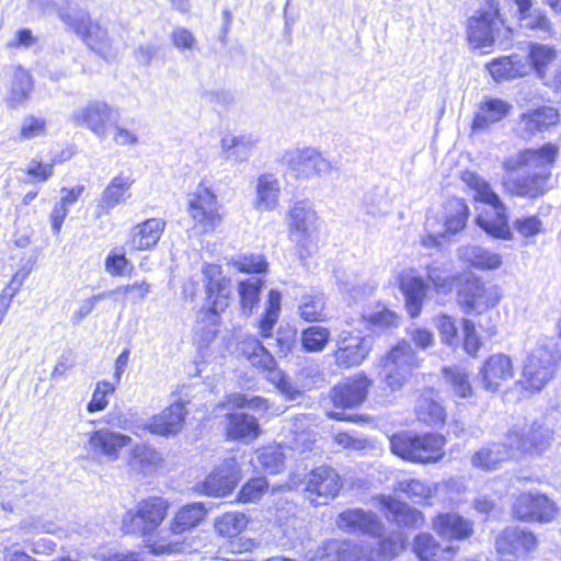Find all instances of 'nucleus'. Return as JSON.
<instances>
[{
	"label": "nucleus",
	"mask_w": 561,
	"mask_h": 561,
	"mask_svg": "<svg viewBox=\"0 0 561 561\" xmlns=\"http://www.w3.org/2000/svg\"><path fill=\"white\" fill-rule=\"evenodd\" d=\"M559 148L546 144L540 149H527L508 157L504 161L507 172L523 171V175L510 180L508 190L520 197L536 198L546 192L551 168L558 156Z\"/></svg>",
	"instance_id": "1"
},
{
	"label": "nucleus",
	"mask_w": 561,
	"mask_h": 561,
	"mask_svg": "<svg viewBox=\"0 0 561 561\" xmlns=\"http://www.w3.org/2000/svg\"><path fill=\"white\" fill-rule=\"evenodd\" d=\"M461 180L474 191L477 201L490 205L494 210V217L479 215L476 219L477 225L493 238L512 240L513 232L507 222L506 207L491 185L472 171H465Z\"/></svg>",
	"instance_id": "2"
},
{
	"label": "nucleus",
	"mask_w": 561,
	"mask_h": 561,
	"mask_svg": "<svg viewBox=\"0 0 561 561\" xmlns=\"http://www.w3.org/2000/svg\"><path fill=\"white\" fill-rule=\"evenodd\" d=\"M446 438L442 434L402 432L390 438L391 451L414 463H436L445 457Z\"/></svg>",
	"instance_id": "3"
},
{
	"label": "nucleus",
	"mask_w": 561,
	"mask_h": 561,
	"mask_svg": "<svg viewBox=\"0 0 561 561\" xmlns=\"http://www.w3.org/2000/svg\"><path fill=\"white\" fill-rule=\"evenodd\" d=\"M288 233L295 243L301 260L310 256L318 249L319 217L308 201H298L287 216Z\"/></svg>",
	"instance_id": "4"
},
{
	"label": "nucleus",
	"mask_w": 561,
	"mask_h": 561,
	"mask_svg": "<svg viewBox=\"0 0 561 561\" xmlns=\"http://www.w3.org/2000/svg\"><path fill=\"white\" fill-rule=\"evenodd\" d=\"M170 503L161 496H149L128 510L122 518V530L145 539L161 526L167 517Z\"/></svg>",
	"instance_id": "5"
},
{
	"label": "nucleus",
	"mask_w": 561,
	"mask_h": 561,
	"mask_svg": "<svg viewBox=\"0 0 561 561\" xmlns=\"http://www.w3.org/2000/svg\"><path fill=\"white\" fill-rule=\"evenodd\" d=\"M421 365V359L407 341L399 342L380 360L379 376L386 386L400 390Z\"/></svg>",
	"instance_id": "6"
},
{
	"label": "nucleus",
	"mask_w": 561,
	"mask_h": 561,
	"mask_svg": "<svg viewBox=\"0 0 561 561\" xmlns=\"http://www.w3.org/2000/svg\"><path fill=\"white\" fill-rule=\"evenodd\" d=\"M486 5L488 10L478 12L469 20V41L478 48H486L495 43L503 45L512 33L500 18L496 0H486Z\"/></svg>",
	"instance_id": "7"
},
{
	"label": "nucleus",
	"mask_w": 561,
	"mask_h": 561,
	"mask_svg": "<svg viewBox=\"0 0 561 561\" xmlns=\"http://www.w3.org/2000/svg\"><path fill=\"white\" fill-rule=\"evenodd\" d=\"M557 352L552 345H537L525 359L520 383L531 392L540 391L553 377Z\"/></svg>",
	"instance_id": "8"
},
{
	"label": "nucleus",
	"mask_w": 561,
	"mask_h": 561,
	"mask_svg": "<svg viewBox=\"0 0 561 561\" xmlns=\"http://www.w3.org/2000/svg\"><path fill=\"white\" fill-rule=\"evenodd\" d=\"M280 162L296 179L322 176L334 170L332 161L314 147H296L282 156Z\"/></svg>",
	"instance_id": "9"
},
{
	"label": "nucleus",
	"mask_w": 561,
	"mask_h": 561,
	"mask_svg": "<svg viewBox=\"0 0 561 561\" xmlns=\"http://www.w3.org/2000/svg\"><path fill=\"white\" fill-rule=\"evenodd\" d=\"M60 19L71 25L82 36L87 45L103 56L105 59H114L118 55V48L108 32L99 22L91 21L84 12L71 14L59 13Z\"/></svg>",
	"instance_id": "10"
},
{
	"label": "nucleus",
	"mask_w": 561,
	"mask_h": 561,
	"mask_svg": "<svg viewBox=\"0 0 561 561\" xmlns=\"http://www.w3.org/2000/svg\"><path fill=\"white\" fill-rule=\"evenodd\" d=\"M119 118V110L103 101H91L70 115L73 125L88 128L100 140L107 138L111 127L115 126Z\"/></svg>",
	"instance_id": "11"
},
{
	"label": "nucleus",
	"mask_w": 561,
	"mask_h": 561,
	"mask_svg": "<svg viewBox=\"0 0 561 561\" xmlns=\"http://www.w3.org/2000/svg\"><path fill=\"white\" fill-rule=\"evenodd\" d=\"M216 195L207 187L199 186L188 195V213L202 233H209L221 224L224 215Z\"/></svg>",
	"instance_id": "12"
},
{
	"label": "nucleus",
	"mask_w": 561,
	"mask_h": 561,
	"mask_svg": "<svg viewBox=\"0 0 561 561\" xmlns=\"http://www.w3.org/2000/svg\"><path fill=\"white\" fill-rule=\"evenodd\" d=\"M445 221L444 230L436 229V220H426V236L423 238L422 243L424 247L434 248L439 247L446 238V234H455L461 231L469 217V207L461 198H450L445 204Z\"/></svg>",
	"instance_id": "13"
},
{
	"label": "nucleus",
	"mask_w": 561,
	"mask_h": 561,
	"mask_svg": "<svg viewBox=\"0 0 561 561\" xmlns=\"http://www.w3.org/2000/svg\"><path fill=\"white\" fill-rule=\"evenodd\" d=\"M459 306L467 314H481L501 299L500 287L479 278L468 279L457 294Z\"/></svg>",
	"instance_id": "14"
},
{
	"label": "nucleus",
	"mask_w": 561,
	"mask_h": 561,
	"mask_svg": "<svg viewBox=\"0 0 561 561\" xmlns=\"http://www.w3.org/2000/svg\"><path fill=\"white\" fill-rule=\"evenodd\" d=\"M536 547L535 535L519 527H507L495 538V550L502 561L523 559Z\"/></svg>",
	"instance_id": "15"
},
{
	"label": "nucleus",
	"mask_w": 561,
	"mask_h": 561,
	"mask_svg": "<svg viewBox=\"0 0 561 561\" xmlns=\"http://www.w3.org/2000/svg\"><path fill=\"white\" fill-rule=\"evenodd\" d=\"M557 505L543 494L523 493L514 502L513 514L523 522L549 523L557 516Z\"/></svg>",
	"instance_id": "16"
},
{
	"label": "nucleus",
	"mask_w": 561,
	"mask_h": 561,
	"mask_svg": "<svg viewBox=\"0 0 561 561\" xmlns=\"http://www.w3.org/2000/svg\"><path fill=\"white\" fill-rule=\"evenodd\" d=\"M240 479V468L234 458L225 459L198 485L199 492L208 496L221 497L229 494Z\"/></svg>",
	"instance_id": "17"
},
{
	"label": "nucleus",
	"mask_w": 561,
	"mask_h": 561,
	"mask_svg": "<svg viewBox=\"0 0 561 561\" xmlns=\"http://www.w3.org/2000/svg\"><path fill=\"white\" fill-rule=\"evenodd\" d=\"M336 364L341 367H354L360 365L370 353L373 339L353 334L350 331H342L336 341Z\"/></svg>",
	"instance_id": "18"
},
{
	"label": "nucleus",
	"mask_w": 561,
	"mask_h": 561,
	"mask_svg": "<svg viewBox=\"0 0 561 561\" xmlns=\"http://www.w3.org/2000/svg\"><path fill=\"white\" fill-rule=\"evenodd\" d=\"M130 442L131 438L125 434L100 428L89 434L85 448L94 458H106L114 461L118 459L121 450Z\"/></svg>",
	"instance_id": "19"
},
{
	"label": "nucleus",
	"mask_w": 561,
	"mask_h": 561,
	"mask_svg": "<svg viewBox=\"0 0 561 561\" xmlns=\"http://www.w3.org/2000/svg\"><path fill=\"white\" fill-rule=\"evenodd\" d=\"M202 273L209 302V310L213 313L218 314L228 306L230 279L222 275L221 267L217 264H204Z\"/></svg>",
	"instance_id": "20"
},
{
	"label": "nucleus",
	"mask_w": 561,
	"mask_h": 561,
	"mask_svg": "<svg viewBox=\"0 0 561 561\" xmlns=\"http://www.w3.org/2000/svg\"><path fill=\"white\" fill-rule=\"evenodd\" d=\"M340 489V477L335 470L330 467H319L310 473L306 491L311 503L322 505L335 497Z\"/></svg>",
	"instance_id": "21"
},
{
	"label": "nucleus",
	"mask_w": 561,
	"mask_h": 561,
	"mask_svg": "<svg viewBox=\"0 0 561 561\" xmlns=\"http://www.w3.org/2000/svg\"><path fill=\"white\" fill-rule=\"evenodd\" d=\"M370 385L367 376L357 374L334 386L330 396L336 408H356L365 401Z\"/></svg>",
	"instance_id": "22"
},
{
	"label": "nucleus",
	"mask_w": 561,
	"mask_h": 561,
	"mask_svg": "<svg viewBox=\"0 0 561 561\" xmlns=\"http://www.w3.org/2000/svg\"><path fill=\"white\" fill-rule=\"evenodd\" d=\"M514 368L512 359L504 354L491 355L479 371V381L484 390L496 392L502 385L512 379Z\"/></svg>",
	"instance_id": "23"
},
{
	"label": "nucleus",
	"mask_w": 561,
	"mask_h": 561,
	"mask_svg": "<svg viewBox=\"0 0 561 561\" xmlns=\"http://www.w3.org/2000/svg\"><path fill=\"white\" fill-rule=\"evenodd\" d=\"M134 182L131 176L123 173L114 176L96 199L95 216L101 218L116 206L126 203L131 196L130 188Z\"/></svg>",
	"instance_id": "24"
},
{
	"label": "nucleus",
	"mask_w": 561,
	"mask_h": 561,
	"mask_svg": "<svg viewBox=\"0 0 561 561\" xmlns=\"http://www.w3.org/2000/svg\"><path fill=\"white\" fill-rule=\"evenodd\" d=\"M336 525L340 529L351 534H364L371 537H380L382 531V524L378 516L362 508H352L342 512L337 519Z\"/></svg>",
	"instance_id": "25"
},
{
	"label": "nucleus",
	"mask_w": 561,
	"mask_h": 561,
	"mask_svg": "<svg viewBox=\"0 0 561 561\" xmlns=\"http://www.w3.org/2000/svg\"><path fill=\"white\" fill-rule=\"evenodd\" d=\"M180 533H174L171 523L168 528L159 529L142 539L145 547L154 556H171L176 553L192 552L195 549L184 539Z\"/></svg>",
	"instance_id": "26"
},
{
	"label": "nucleus",
	"mask_w": 561,
	"mask_h": 561,
	"mask_svg": "<svg viewBox=\"0 0 561 561\" xmlns=\"http://www.w3.org/2000/svg\"><path fill=\"white\" fill-rule=\"evenodd\" d=\"M256 353H252L249 362L252 366L263 369L267 379L289 399H296L300 392L289 382L282 370L276 368V363L271 353L262 345L255 344Z\"/></svg>",
	"instance_id": "27"
},
{
	"label": "nucleus",
	"mask_w": 561,
	"mask_h": 561,
	"mask_svg": "<svg viewBox=\"0 0 561 561\" xmlns=\"http://www.w3.org/2000/svg\"><path fill=\"white\" fill-rule=\"evenodd\" d=\"M512 105L495 98H485L480 102L471 124L472 133L486 131L493 124L504 119L511 112Z\"/></svg>",
	"instance_id": "28"
},
{
	"label": "nucleus",
	"mask_w": 561,
	"mask_h": 561,
	"mask_svg": "<svg viewBox=\"0 0 561 561\" xmlns=\"http://www.w3.org/2000/svg\"><path fill=\"white\" fill-rule=\"evenodd\" d=\"M186 413L185 403L176 401L154 415L149 421L147 428L157 435H175L182 430Z\"/></svg>",
	"instance_id": "29"
},
{
	"label": "nucleus",
	"mask_w": 561,
	"mask_h": 561,
	"mask_svg": "<svg viewBox=\"0 0 561 561\" xmlns=\"http://www.w3.org/2000/svg\"><path fill=\"white\" fill-rule=\"evenodd\" d=\"M415 414L420 422L431 427H442L447 419L445 408L434 389H425L415 404Z\"/></svg>",
	"instance_id": "30"
},
{
	"label": "nucleus",
	"mask_w": 561,
	"mask_h": 561,
	"mask_svg": "<svg viewBox=\"0 0 561 561\" xmlns=\"http://www.w3.org/2000/svg\"><path fill=\"white\" fill-rule=\"evenodd\" d=\"M400 288L405 298V308L412 318L421 313L428 285L414 270L405 271L400 276Z\"/></svg>",
	"instance_id": "31"
},
{
	"label": "nucleus",
	"mask_w": 561,
	"mask_h": 561,
	"mask_svg": "<svg viewBox=\"0 0 561 561\" xmlns=\"http://www.w3.org/2000/svg\"><path fill=\"white\" fill-rule=\"evenodd\" d=\"M164 228L165 221L162 218L147 219L131 228L127 244L137 251L150 250L159 242Z\"/></svg>",
	"instance_id": "32"
},
{
	"label": "nucleus",
	"mask_w": 561,
	"mask_h": 561,
	"mask_svg": "<svg viewBox=\"0 0 561 561\" xmlns=\"http://www.w3.org/2000/svg\"><path fill=\"white\" fill-rule=\"evenodd\" d=\"M310 553L308 561H365L355 545L342 540L323 542Z\"/></svg>",
	"instance_id": "33"
},
{
	"label": "nucleus",
	"mask_w": 561,
	"mask_h": 561,
	"mask_svg": "<svg viewBox=\"0 0 561 561\" xmlns=\"http://www.w3.org/2000/svg\"><path fill=\"white\" fill-rule=\"evenodd\" d=\"M257 141V138L251 134H226L220 140L221 154L228 161L244 162L251 156Z\"/></svg>",
	"instance_id": "34"
},
{
	"label": "nucleus",
	"mask_w": 561,
	"mask_h": 561,
	"mask_svg": "<svg viewBox=\"0 0 561 561\" xmlns=\"http://www.w3.org/2000/svg\"><path fill=\"white\" fill-rule=\"evenodd\" d=\"M560 121L559 112L552 106H542L524 113L518 122V129L524 136L530 137L554 126Z\"/></svg>",
	"instance_id": "35"
},
{
	"label": "nucleus",
	"mask_w": 561,
	"mask_h": 561,
	"mask_svg": "<svg viewBox=\"0 0 561 561\" xmlns=\"http://www.w3.org/2000/svg\"><path fill=\"white\" fill-rule=\"evenodd\" d=\"M433 529L445 539H466L472 531V523L456 514L443 513L438 514L433 520Z\"/></svg>",
	"instance_id": "36"
},
{
	"label": "nucleus",
	"mask_w": 561,
	"mask_h": 561,
	"mask_svg": "<svg viewBox=\"0 0 561 561\" xmlns=\"http://www.w3.org/2000/svg\"><path fill=\"white\" fill-rule=\"evenodd\" d=\"M226 431L228 438L250 443L259 437L261 427L256 417L237 412L227 415Z\"/></svg>",
	"instance_id": "37"
},
{
	"label": "nucleus",
	"mask_w": 561,
	"mask_h": 561,
	"mask_svg": "<svg viewBox=\"0 0 561 561\" xmlns=\"http://www.w3.org/2000/svg\"><path fill=\"white\" fill-rule=\"evenodd\" d=\"M380 504L387 511V518L392 519L400 526L420 527L424 523V516L420 511L397 499L383 496Z\"/></svg>",
	"instance_id": "38"
},
{
	"label": "nucleus",
	"mask_w": 561,
	"mask_h": 561,
	"mask_svg": "<svg viewBox=\"0 0 561 561\" xmlns=\"http://www.w3.org/2000/svg\"><path fill=\"white\" fill-rule=\"evenodd\" d=\"M458 256L461 261L472 267L483 271L497 270L502 266V256L480 245L469 244L458 249Z\"/></svg>",
	"instance_id": "39"
},
{
	"label": "nucleus",
	"mask_w": 561,
	"mask_h": 561,
	"mask_svg": "<svg viewBox=\"0 0 561 561\" xmlns=\"http://www.w3.org/2000/svg\"><path fill=\"white\" fill-rule=\"evenodd\" d=\"M33 79L31 73L24 68L18 66L13 70L10 89L5 96V102L10 108L23 106L33 91Z\"/></svg>",
	"instance_id": "40"
},
{
	"label": "nucleus",
	"mask_w": 561,
	"mask_h": 561,
	"mask_svg": "<svg viewBox=\"0 0 561 561\" xmlns=\"http://www.w3.org/2000/svg\"><path fill=\"white\" fill-rule=\"evenodd\" d=\"M507 460H510L507 450L499 442L482 446L471 456V465L484 471L496 470Z\"/></svg>",
	"instance_id": "41"
},
{
	"label": "nucleus",
	"mask_w": 561,
	"mask_h": 561,
	"mask_svg": "<svg viewBox=\"0 0 561 561\" xmlns=\"http://www.w3.org/2000/svg\"><path fill=\"white\" fill-rule=\"evenodd\" d=\"M207 512V508L201 502L182 506L170 522L172 530L182 535L198 526L206 518Z\"/></svg>",
	"instance_id": "42"
},
{
	"label": "nucleus",
	"mask_w": 561,
	"mask_h": 561,
	"mask_svg": "<svg viewBox=\"0 0 561 561\" xmlns=\"http://www.w3.org/2000/svg\"><path fill=\"white\" fill-rule=\"evenodd\" d=\"M279 184L272 174H262L256 181V198L254 207L260 210H272L278 204Z\"/></svg>",
	"instance_id": "43"
},
{
	"label": "nucleus",
	"mask_w": 561,
	"mask_h": 561,
	"mask_svg": "<svg viewBox=\"0 0 561 561\" xmlns=\"http://www.w3.org/2000/svg\"><path fill=\"white\" fill-rule=\"evenodd\" d=\"M488 69L492 78L497 82L527 73V66L517 56L494 59L488 65Z\"/></svg>",
	"instance_id": "44"
},
{
	"label": "nucleus",
	"mask_w": 561,
	"mask_h": 561,
	"mask_svg": "<svg viewBox=\"0 0 561 561\" xmlns=\"http://www.w3.org/2000/svg\"><path fill=\"white\" fill-rule=\"evenodd\" d=\"M413 549L420 561H444L454 548L442 549L431 534L422 533L415 537Z\"/></svg>",
	"instance_id": "45"
},
{
	"label": "nucleus",
	"mask_w": 561,
	"mask_h": 561,
	"mask_svg": "<svg viewBox=\"0 0 561 561\" xmlns=\"http://www.w3.org/2000/svg\"><path fill=\"white\" fill-rule=\"evenodd\" d=\"M285 456L280 446H268L259 449L251 462L267 473H278L284 469Z\"/></svg>",
	"instance_id": "46"
},
{
	"label": "nucleus",
	"mask_w": 561,
	"mask_h": 561,
	"mask_svg": "<svg viewBox=\"0 0 561 561\" xmlns=\"http://www.w3.org/2000/svg\"><path fill=\"white\" fill-rule=\"evenodd\" d=\"M427 280L438 294H449L454 288L456 275L450 270V264L434 262L426 267Z\"/></svg>",
	"instance_id": "47"
},
{
	"label": "nucleus",
	"mask_w": 561,
	"mask_h": 561,
	"mask_svg": "<svg viewBox=\"0 0 561 561\" xmlns=\"http://www.w3.org/2000/svg\"><path fill=\"white\" fill-rule=\"evenodd\" d=\"M162 461L160 454L147 445H136L131 450L130 467L145 474L152 472Z\"/></svg>",
	"instance_id": "48"
},
{
	"label": "nucleus",
	"mask_w": 561,
	"mask_h": 561,
	"mask_svg": "<svg viewBox=\"0 0 561 561\" xmlns=\"http://www.w3.org/2000/svg\"><path fill=\"white\" fill-rule=\"evenodd\" d=\"M248 522L244 513L229 512L216 519L215 528L220 536L233 538L247 528Z\"/></svg>",
	"instance_id": "49"
},
{
	"label": "nucleus",
	"mask_w": 561,
	"mask_h": 561,
	"mask_svg": "<svg viewBox=\"0 0 561 561\" xmlns=\"http://www.w3.org/2000/svg\"><path fill=\"white\" fill-rule=\"evenodd\" d=\"M396 491L405 494L414 503H423L434 494L432 485L420 479H404L398 481Z\"/></svg>",
	"instance_id": "50"
},
{
	"label": "nucleus",
	"mask_w": 561,
	"mask_h": 561,
	"mask_svg": "<svg viewBox=\"0 0 561 561\" xmlns=\"http://www.w3.org/2000/svg\"><path fill=\"white\" fill-rule=\"evenodd\" d=\"M444 377L456 397L469 398L472 396L473 391L469 382V374L465 368L458 366L444 368Z\"/></svg>",
	"instance_id": "51"
},
{
	"label": "nucleus",
	"mask_w": 561,
	"mask_h": 561,
	"mask_svg": "<svg viewBox=\"0 0 561 561\" xmlns=\"http://www.w3.org/2000/svg\"><path fill=\"white\" fill-rule=\"evenodd\" d=\"M262 286L263 282L259 277H250L239 283L238 291L243 312H252L253 308L259 302Z\"/></svg>",
	"instance_id": "52"
},
{
	"label": "nucleus",
	"mask_w": 561,
	"mask_h": 561,
	"mask_svg": "<svg viewBox=\"0 0 561 561\" xmlns=\"http://www.w3.org/2000/svg\"><path fill=\"white\" fill-rule=\"evenodd\" d=\"M282 295L279 291L272 289L268 294L267 307L263 318L260 320V333L263 337L272 335L273 328L278 320L280 311Z\"/></svg>",
	"instance_id": "53"
},
{
	"label": "nucleus",
	"mask_w": 561,
	"mask_h": 561,
	"mask_svg": "<svg viewBox=\"0 0 561 561\" xmlns=\"http://www.w3.org/2000/svg\"><path fill=\"white\" fill-rule=\"evenodd\" d=\"M26 485L21 481H11L0 486V507L5 513H13L20 500L26 494Z\"/></svg>",
	"instance_id": "54"
},
{
	"label": "nucleus",
	"mask_w": 561,
	"mask_h": 561,
	"mask_svg": "<svg viewBox=\"0 0 561 561\" xmlns=\"http://www.w3.org/2000/svg\"><path fill=\"white\" fill-rule=\"evenodd\" d=\"M379 549L377 551H371L369 556V561L377 560H390L394 558L399 551L403 549V537L400 533L391 535L389 538L380 540L378 542ZM359 556L368 561L365 556H363V551H358Z\"/></svg>",
	"instance_id": "55"
},
{
	"label": "nucleus",
	"mask_w": 561,
	"mask_h": 561,
	"mask_svg": "<svg viewBox=\"0 0 561 561\" xmlns=\"http://www.w3.org/2000/svg\"><path fill=\"white\" fill-rule=\"evenodd\" d=\"M500 443L507 450L508 459L518 454H531V444L526 438V432L516 427L511 428Z\"/></svg>",
	"instance_id": "56"
},
{
	"label": "nucleus",
	"mask_w": 561,
	"mask_h": 561,
	"mask_svg": "<svg viewBox=\"0 0 561 561\" xmlns=\"http://www.w3.org/2000/svg\"><path fill=\"white\" fill-rule=\"evenodd\" d=\"M324 298L322 295H304L299 304V313L302 319L309 322L323 320Z\"/></svg>",
	"instance_id": "57"
},
{
	"label": "nucleus",
	"mask_w": 561,
	"mask_h": 561,
	"mask_svg": "<svg viewBox=\"0 0 561 561\" xmlns=\"http://www.w3.org/2000/svg\"><path fill=\"white\" fill-rule=\"evenodd\" d=\"M327 328L312 325L301 333V345L307 352H321L330 340Z\"/></svg>",
	"instance_id": "58"
},
{
	"label": "nucleus",
	"mask_w": 561,
	"mask_h": 561,
	"mask_svg": "<svg viewBox=\"0 0 561 561\" xmlns=\"http://www.w3.org/2000/svg\"><path fill=\"white\" fill-rule=\"evenodd\" d=\"M522 25L525 28H529L531 31H536L541 34L543 38L551 37L552 35V24L545 12L540 9H535L527 14L523 15L520 19Z\"/></svg>",
	"instance_id": "59"
},
{
	"label": "nucleus",
	"mask_w": 561,
	"mask_h": 561,
	"mask_svg": "<svg viewBox=\"0 0 561 561\" xmlns=\"http://www.w3.org/2000/svg\"><path fill=\"white\" fill-rule=\"evenodd\" d=\"M528 57L538 75L543 77L545 68L556 59L557 54L549 45L533 44Z\"/></svg>",
	"instance_id": "60"
},
{
	"label": "nucleus",
	"mask_w": 561,
	"mask_h": 561,
	"mask_svg": "<svg viewBox=\"0 0 561 561\" xmlns=\"http://www.w3.org/2000/svg\"><path fill=\"white\" fill-rule=\"evenodd\" d=\"M236 270L242 273H264L267 270V263L260 254L239 255L229 262Z\"/></svg>",
	"instance_id": "61"
},
{
	"label": "nucleus",
	"mask_w": 561,
	"mask_h": 561,
	"mask_svg": "<svg viewBox=\"0 0 561 561\" xmlns=\"http://www.w3.org/2000/svg\"><path fill=\"white\" fill-rule=\"evenodd\" d=\"M47 122L43 117L34 115L25 116L21 122L20 139L28 140L46 135Z\"/></svg>",
	"instance_id": "62"
},
{
	"label": "nucleus",
	"mask_w": 561,
	"mask_h": 561,
	"mask_svg": "<svg viewBox=\"0 0 561 561\" xmlns=\"http://www.w3.org/2000/svg\"><path fill=\"white\" fill-rule=\"evenodd\" d=\"M363 206L365 213L373 217H381L388 213V201L380 190L366 193Z\"/></svg>",
	"instance_id": "63"
},
{
	"label": "nucleus",
	"mask_w": 561,
	"mask_h": 561,
	"mask_svg": "<svg viewBox=\"0 0 561 561\" xmlns=\"http://www.w3.org/2000/svg\"><path fill=\"white\" fill-rule=\"evenodd\" d=\"M268 484L265 478H254L248 481L239 492V501L252 503L259 501L267 491Z\"/></svg>",
	"instance_id": "64"
}]
</instances>
